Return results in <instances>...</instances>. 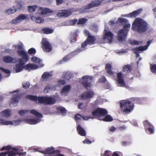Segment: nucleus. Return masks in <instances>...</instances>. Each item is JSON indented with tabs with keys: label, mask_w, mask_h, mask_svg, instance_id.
Returning <instances> with one entry per match:
<instances>
[{
	"label": "nucleus",
	"mask_w": 156,
	"mask_h": 156,
	"mask_svg": "<svg viewBox=\"0 0 156 156\" xmlns=\"http://www.w3.org/2000/svg\"><path fill=\"white\" fill-rule=\"evenodd\" d=\"M21 97V95L19 94H17L14 95L13 97L10 100V105H11V104H12L13 105H16L18 102V99H19Z\"/></svg>",
	"instance_id": "4be33fe9"
},
{
	"label": "nucleus",
	"mask_w": 156,
	"mask_h": 156,
	"mask_svg": "<svg viewBox=\"0 0 156 156\" xmlns=\"http://www.w3.org/2000/svg\"><path fill=\"white\" fill-rule=\"evenodd\" d=\"M38 68V66L37 65L32 63H28L24 66V69L26 70H34Z\"/></svg>",
	"instance_id": "412c9836"
},
{
	"label": "nucleus",
	"mask_w": 156,
	"mask_h": 156,
	"mask_svg": "<svg viewBox=\"0 0 156 156\" xmlns=\"http://www.w3.org/2000/svg\"><path fill=\"white\" fill-rule=\"evenodd\" d=\"M148 26V24L145 21L140 18H137L134 21L132 28L134 31L143 33L147 30Z\"/></svg>",
	"instance_id": "f03ea898"
},
{
	"label": "nucleus",
	"mask_w": 156,
	"mask_h": 156,
	"mask_svg": "<svg viewBox=\"0 0 156 156\" xmlns=\"http://www.w3.org/2000/svg\"><path fill=\"white\" fill-rule=\"evenodd\" d=\"M16 9H6L5 12L7 13L8 14H11L15 13L16 12Z\"/></svg>",
	"instance_id": "c03bdc74"
},
{
	"label": "nucleus",
	"mask_w": 156,
	"mask_h": 156,
	"mask_svg": "<svg viewBox=\"0 0 156 156\" xmlns=\"http://www.w3.org/2000/svg\"><path fill=\"white\" fill-rule=\"evenodd\" d=\"M78 31L76 30L74 32H71L68 37L70 43L71 44L74 43L77 40Z\"/></svg>",
	"instance_id": "ddd939ff"
},
{
	"label": "nucleus",
	"mask_w": 156,
	"mask_h": 156,
	"mask_svg": "<svg viewBox=\"0 0 156 156\" xmlns=\"http://www.w3.org/2000/svg\"><path fill=\"white\" fill-rule=\"evenodd\" d=\"M2 115L4 116L8 117L10 115V112L8 109H6L2 112Z\"/></svg>",
	"instance_id": "4c0bfd02"
},
{
	"label": "nucleus",
	"mask_w": 156,
	"mask_h": 156,
	"mask_svg": "<svg viewBox=\"0 0 156 156\" xmlns=\"http://www.w3.org/2000/svg\"><path fill=\"white\" fill-rule=\"evenodd\" d=\"M143 47L139 46L138 47L135 48H134L133 50L134 51V53L136 54V57H138L140 55L138 53L139 51H144L143 49Z\"/></svg>",
	"instance_id": "c85d7f7f"
},
{
	"label": "nucleus",
	"mask_w": 156,
	"mask_h": 156,
	"mask_svg": "<svg viewBox=\"0 0 156 156\" xmlns=\"http://www.w3.org/2000/svg\"><path fill=\"white\" fill-rule=\"evenodd\" d=\"M38 9L41 11V13L42 14H46L48 13H51L52 11L48 8L43 9L42 7H39Z\"/></svg>",
	"instance_id": "bb28decb"
},
{
	"label": "nucleus",
	"mask_w": 156,
	"mask_h": 156,
	"mask_svg": "<svg viewBox=\"0 0 156 156\" xmlns=\"http://www.w3.org/2000/svg\"><path fill=\"white\" fill-rule=\"evenodd\" d=\"M8 152H3L0 153V156H5L8 154Z\"/></svg>",
	"instance_id": "774afa93"
},
{
	"label": "nucleus",
	"mask_w": 156,
	"mask_h": 156,
	"mask_svg": "<svg viewBox=\"0 0 156 156\" xmlns=\"http://www.w3.org/2000/svg\"><path fill=\"white\" fill-rule=\"evenodd\" d=\"M98 81L99 83H105L106 81V79L105 77L103 76L99 79Z\"/></svg>",
	"instance_id": "09e8293b"
},
{
	"label": "nucleus",
	"mask_w": 156,
	"mask_h": 156,
	"mask_svg": "<svg viewBox=\"0 0 156 156\" xmlns=\"http://www.w3.org/2000/svg\"><path fill=\"white\" fill-rule=\"evenodd\" d=\"M142 43V41L136 40H132L129 41V43L132 45H139L141 44Z\"/></svg>",
	"instance_id": "a19ab883"
},
{
	"label": "nucleus",
	"mask_w": 156,
	"mask_h": 156,
	"mask_svg": "<svg viewBox=\"0 0 156 156\" xmlns=\"http://www.w3.org/2000/svg\"><path fill=\"white\" fill-rule=\"evenodd\" d=\"M57 16L58 17H64V11H62L61 12H58Z\"/></svg>",
	"instance_id": "bf43d9fd"
},
{
	"label": "nucleus",
	"mask_w": 156,
	"mask_h": 156,
	"mask_svg": "<svg viewBox=\"0 0 156 156\" xmlns=\"http://www.w3.org/2000/svg\"><path fill=\"white\" fill-rule=\"evenodd\" d=\"M120 106L121 112L123 114H128L133 110L134 105L129 101L123 100L120 102Z\"/></svg>",
	"instance_id": "20e7f679"
},
{
	"label": "nucleus",
	"mask_w": 156,
	"mask_h": 156,
	"mask_svg": "<svg viewBox=\"0 0 156 156\" xmlns=\"http://www.w3.org/2000/svg\"><path fill=\"white\" fill-rule=\"evenodd\" d=\"M82 117L81 115L78 114L76 115L75 116V120H78L81 119L80 117Z\"/></svg>",
	"instance_id": "680f3d73"
},
{
	"label": "nucleus",
	"mask_w": 156,
	"mask_h": 156,
	"mask_svg": "<svg viewBox=\"0 0 156 156\" xmlns=\"http://www.w3.org/2000/svg\"><path fill=\"white\" fill-rule=\"evenodd\" d=\"M19 55L22 57V59L24 62H27L29 60V57L27 52L23 50H19L17 51Z\"/></svg>",
	"instance_id": "4468645a"
},
{
	"label": "nucleus",
	"mask_w": 156,
	"mask_h": 156,
	"mask_svg": "<svg viewBox=\"0 0 156 156\" xmlns=\"http://www.w3.org/2000/svg\"><path fill=\"white\" fill-rule=\"evenodd\" d=\"M58 84L59 85H65L66 84V82L65 80H60L58 81Z\"/></svg>",
	"instance_id": "5fc2aeb1"
},
{
	"label": "nucleus",
	"mask_w": 156,
	"mask_h": 156,
	"mask_svg": "<svg viewBox=\"0 0 156 156\" xmlns=\"http://www.w3.org/2000/svg\"><path fill=\"white\" fill-rule=\"evenodd\" d=\"M71 88V86L67 85L64 87L62 89L61 91V94L66 95L70 91Z\"/></svg>",
	"instance_id": "5701e85b"
},
{
	"label": "nucleus",
	"mask_w": 156,
	"mask_h": 156,
	"mask_svg": "<svg viewBox=\"0 0 156 156\" xmlns=\"http://www.w3.org/2000/svg\"><path fill=\"white\" fill-rule=\"evenodd\" d=\"M83 143L84 144H90L91 143V142L88 139H85L83 141Z\"/></svg>",
	"instance_id": "69168bd1"
},
{
	"label": "nucleus",
	"mask_w": 156,
	"mask_h": 156,
	"mask_svg": "<svg viewBox=\"0 0 156 156\" xmlns=\"http://www.w3.org/2000/svg\"><path fill=\"white\" fill-rule=\"evenodd\" d=\"M117 22L119 23H121L122 24H126L128 22V20L126 19L119 17L117 20Z\"/></svg>",
	"instance_id": "473e14b6"
},
{
	"label": "nucleus",
	"mask_w": 156,
	"mask_h": 156,
	"mask_svg": "<svg viewBox=\"0 0 156 156\" xmlns=\"http://www.w3.org/2000/svg\"><path fill=\"white\" fill-rule=\"evenodd\" d=\"M108 113L107 111L105 109L98 108L92 112V115L94 118H97L100 120H101V117L104 116Z\"/></svg>",
	"instance_id": "0eeeda50"
},
{
	"label": "nucleus",
	"mask_w": 156,
	"mask_h": 156,
	"mask_svg": "<svg viewBox=\"0 0 156 156\" xmlns=\"http://www.w3.org/2000/svg\"><path fill=\"white\" fill-rule=\"evenodd\" d=\"M3 61L7 63H14L17 62V59L15 58H12L9 55H6L3 57Z\"/></svg>",
	"instance_id": "6ab92c4d"
},
{
	"label": "nucleus",
	"mask_w": 156,
	"mask_h": 156,
	"mask_svg": "<svg viewBox=\"0 0 156 156\" xmlns=\"http://www.w3.org/2000/svg\"><path fill=\"white\" fill-rule=\"evenodd\" d=\"M94 95V94L92 91H87L83 93L81 95L82 99L86 100L88 98H91Z\"/></svg>",
	"instance_id": "2eb2a0df"
},
{
	"label": "nucleus",
	"mask_w": 156,
	"mask_h": 156,
	"mask_svg": "<svg viewBox=\"0 0 156 156\" xmlns=\"http://www.w3.org/2000/svg\"><path fill=\"white\" fill-rule=\"evenodd\" d=\"M56 5H59L62 3L64 2L63 0H56Z\"/></svg>",
	"instance_id": "052dcab7"
},
{
	"label": "nucleus",
	"mask_w": 156,
	"mask_h": 156,
	"mask_svg": "<svg viewBox=\"0 0 156 156\" xmlns=\"http://www.w3.org/2000/svg\"><path fill=\"white\" fill-rule=\"evenodd\" d=\"M93 77L92 76H83L82 80L83 81L81 83L83 87L87 89L90 88L91 86V82Z\"/></svg>",
	"instance_id": "6e6552de"
},
{
	"label": "nucleus",
	"mask_w": 156,
	"mask_h": 156,
	"mask_svg": "<svg viewBox=\"0 0 156 156\" xmlns=\"http://www.w3.org/2000/svg\"><path fill=\"white\" fill-rule=\"evenodd\" d=\"M19 63L16 64L15 67L14 68L15 69L16 73H19L22 71L23 69H24L25 62L21 58L18 59Z\"/></svg>",
	"instance_id": "9b49d317"
},
{
	"label": "nucleus",
	"mask_w": 156,
	"mask_h": 156,
	"mask_svg": "<svg viewBox=\"0 0 156 156\" xmlns=\"http://www.w3.org/2000/svg\"><path fill=\"white\" fill-rule=\"evenodd\" d=\"M117 82L120 84V87H125L126 86L125 82L122 78V74L121 72L117 73Z\"/></svg>",
	"instance_id": "a211bd4d"
},
{
	"label": "nucleus",
	"mask_w": 156,
	"mask_h": 156,
	"mask_svg": "<svg viewBox=\"0 0 156 156\" xmlns=\"http://www.w3.org/2000/svg\"><path fill=\"white\" fill-rule=\"evenodd\" d=\"M112 154V152L109 151H105L104 154V156H119L118 154L116 152H113Z\"/></svg>",
	"instance_id": "7c9ffc66"
},
{
	"label": "nucleus",
	"mask_w": 156,
	"mask_h": 156,
	"mask_svg": "<svg viewBox=\"0 0 156 156\" xmlns=\"http://www.w3.org/2000/svg\"><path fill=\"white\" fill-rule=\"evenodd\" d=\"M150 68L151 71L152 73H156V64H151Z\"/></svg>",
	"instance_id": "79ce46f5"
},
{
	"label": "nucleus",
	"mask_w": 156,
	"mask_h": 156,
	"mask_svg": "<svg viewBox=\"0 0 156 156\" xmlns=\"http://www.w3.org/2000/svg\"><path fill=\"white\" fill-rule=\"evenodd\" d=\"M30 86V83L28 82H26L23 84V87L25 89L28 88Z\"/></svg>",
	"instance_id": "864d4df0"
},
{
	"label": "nucleus",
	"mask_w": 156,
	"mask_h": 156,
	"mask_svg": "<svg viewBox=\"0 0 156 156\" xmlns=\"http://www.w3.org/2000/svg\"><path fill=\"white\" fill-rule=\"evenodd\" d=\"M57 110L58 112L61 113L62 115L66 114V109L64 107H57Z\"/></svg>",
	"instance_id": "c9c22d12"
},
{
	"label": "nucleus",
	"mask_w": 156,
	"mask_h": 156,
	"mask_svg": "<svg viewBox=\"0 0 156 156\" xmlns=\"http://www.w3.org/2000/svg\"><path fill=\"white\" fill-rule=\"evenodd\" d=\"M38 7L37 5H34L33 6H28V11L31 12H33L35 11L36 9Z\"/></svg>",
	"instance_id": "e433bc0d"
},
{
	"label": "nucleus",
	"mask_w": 156,
	"mask_h": 156,
	"mask_svg": "<svg viewBox=\"0 0 156 156\" xmlns=\"http://www.w3.org/2000/svg\"><path fill=\"white\" fill-rule=\"evenodd\" d=\"M104 39H107L109 43H111L113 37V34L110 31H108L106 30H104Z\"/></svg>",
	"instance_id": "dca6fc26"
},
{
	"label": "nucleus",
	"mask_w": 156,
	"mask_h": 156,
	"mask_svg": "<svg viewBox=\"0 0 156 156\" xmlns=\"http://www.w3.org/2000/svg\"><path fill=\"white\" fill-rule=\"evenodd\" d=\"M142 11L141 9H140L137 10L133 11L132 12L129 14L125 15L122 16L130 18H136L138 15Z\"/></svg>",
	"instance_id": "f3484780"
},
{
	"label": "nucleus",
	"mask_w": 156,
	"mask_h": 156,
	"mask_svg": "<svg viewBox=\"0 0 156 156\" xmlns=\"http://www.w3.org/2000/svg\"><path fill=\"white\" fill-rule=\"evenodd\" d=\"M27 18V17L26 16L23 14H22L19 16L14 19L12 20V23H16L21 22L22 20H26Z\"/></svg>",
	"instance_id": "aec40b11"
},
{
	"label": "nucleus",
	"mask_w": 156,
	"mask_h": 156,
	"mask_svg": "<svg viewBox=\"0 0 156 156\" xmlns=\"http://www.w3.org/2000/svg\"><path fill=\"white\" fill-rule=\"evenodd\" d=\"M15 48H17L18 49L21 50L23 48V45H22L19 44L14 45Z\"/></svg>",
	"instance_id": "e2e57ef3"
},
{
	"label": "nucleus",
	"mask_w": 156,
	"mask_h": 156,
	"mask_svg": "<svg viewBox=\"0 0 156 156\" xmlns=\"http://www.w3.org/2000/svg\"><path fill=\"white\" fill-rule=\"evenodd\" d=\"M31 60L34 62L37 63H39L41 61V60L39 58L35 56L31 58Z\"/></svg>",
	"instance_id": "a18cd8bd"
},
{
	"label": "nucleus",
	"mask_w": 156,
	"mask_h": 156,
	"mask_svg": "<svg viewBox=\"0 0 156 156\" xmlns=\"http://www.w3.org/2000/svg\"><path fill=\"white\" fill-rule=\"evenodd\" d=\"M4 125H12V122L11 121H5L1 122Z\"/></svg>",
	"instance_id": "4d7b16f0"
},
{
	"label": "nucleus",
	"mask_w": 156,
	"mask_h": 156,
	"mask_svg": "<svg viewBox=\"0 0 156 156\" xmlns=\"http://www.w3.org/2000/svg\"><path fill=\"white\" fill-rule=\"evenodd\" d=\"M51 76V75L49 72H44L42 76V78L43 79L42 81L47 80Z\"/></svg>",
	"instance_id": "cd10ccee"
},
{
	"label": "nucleus",
	"mask_w": 156,
	"mask_h": 156,
	"mask_svg": "<svg viewBox=\"0 0 156 156\" xmlns=\"http://www.w3.org/2000/svg\"><path fill=\"white\" fill-rule=\"evenodd\" d=\"M0 69L1 70V71H3L7 74L10 73L11 72L10 70L4 69L2 67H0Z\"/></svg>",
	"instance_id": "6e6d98bb"
},
{
	"label": "nucleus",
	"mask_w": 156,
	"mask_h": 156,
	"mask_svg": "<svg viewBox=\"0 0 156 156\" xmlns=\"http://www.w3.org/2000/svg\"><path fill=\"white\" fill-rule=\"evenodd\" d=\"M16 7L17 9L20 10H24V7L21 2H17L16 4Z\"/></svg>",
	"instance_id": "58836bf2"
},
{
	"label": "nucleus",
	"mask_w": 156,
	"mask_h": 156,
	"mask_svg": "<svg viewBox=\"0 0 156 156\" xmlns=\"http://www.w3.org/2000/svg\"><path fill=\"white\" fill-rule=\"evenodd\" d=\"M29 111V110H21L19 111L18 112V113L21 116H23L25 114L28 113Z\"/></svg>",
	"instance_id": "37998d69"
},
{
	"label": "nucleus",
	"mask_w": 156,
	"mask_h": 156,
	"mask_svg": "<svg viewBox=\"0 0 156 156\" xmlns=\"http://www.w3.org/2000/svg\"><path fill=\"white\" fill-rule=\"evenodd\" d=\"M132 69V66L129 65H127L124 66L123 67V71L124 72L130 71Z\"/></svg>",
	"instance_id": "72a5a7b5"
},
{
	"label": "nucleus",
	"mask_w": 156,
	"mask_h": 156,
	"mask_svg": "<svg viewBox=\"0 0 156 156\" xmlns=\"http://www.w3.org/2000/svg\"><path fill=\"white\" fill-rule=\"evenodd\" d=\"M130 27L129 23L126 24L123 26L122 29L120 30L117 34V39L119 42L122 44L126 42V39L127 37L129 28Z\"/></svg>",
	"instance_id": "39448f33"
},
{
	"label": "nucleus",
	"mask_w": 156,
	"mask_h": 156,
	"mask_svg": "<svg viewBox=\"0 0 156 156\" xmlns=\"http://www.w3.org/2000/svg\"><path fill=\"white\" fill-rule=\"evenodd\" d=\"M39 121L38 119H27L25 120V121L27 123L31 125L37 124Z\"/></svg>",
	"instance_id": "a878e982"
},
{
	"label": "nucleus",
	"mask_w": 156,
	"mask_h": 156,
	"mask_svg": "<svg viewBox=\"0 0 156 156\" xmlns=\"http://www.w3.org/2000/svg\"><path fill=\"white\" fill-rule=\"evenodd\" d=\"M30 112L31 114L38 117H41L42 116L41 114L34 109L30 110Z\"/></svg>",
	"instance_id": "f704fd0d"
},
{
	"label": "nucleus",
	"mask_w": 156,
	"mask_h": 156,
	"mask_svg": "<svg viewBox=\"0 0 156 156\" xmlns=\"http://www.w3.org/2000/svg\"><path fill=\"white\" fill-rule=\"evenodd\" d=\"M84 34L87 38L85 41L81 44V48H77L73 51L70 53L71 55H76L86 49V47L88 44L92 45L96 43V38L95 36L92 35L90 32L87 30L84 31Z\"/></svg>",
	"instance_id": "f257e3e1"
},
{
	"label": "nucleus",
	"mask_w": 156,
	"mask_h": 156,
	"mask_svg": "<svg viewBox=\"0 0 156 156\" xmlns=\"http://www.w3.org/2000/svg\"><path fill=\"white\" fill-rule=\"evenodd\" d=\"M103 0H97L93 1L89 4L87 5L84 6L79 9V11L81 13H84L88 12L90 9L92 8L98 7L100 5L101 2Z\"/></svg>",
	"instance_id": "423d86ee"
},
{
	"label": "nucleus",
	"mask_w": 156,
	"mask_h": 156,
	"mask_svg": "<svg viewBox=\"0 0 156 156\" xmlns=\"http://www.w3.org/2000/svg\"><path fill=\"white\" fill-rule=\"evenodd\" d=\"M112 66L109 63L106 64L105 66V69L107 73L109 75L111 76H113L114 73L112 71Z\"/></svg>",
	"instance_id": "b1692460"
},
{
	"label": "nucleus",
	"mask_w": 156,
	"mask_h": 156,
	"mask_svg": "<svg viewBox=\"0 0 156 156\" xmlns=\"http://www.w3.org/2000/svg\"><path fill=\"white\" fill-rule=\"evenodd\" d=\"M87 19L85 18H82L79 19L78 20V21L77 23V24H83L86 22Z\"/></svg>",
	"instance_id": "ea45409f"
},
{
	"label": "nucleus",
	"mask_w": 156,
	"mask_h": 156,
	"mask_svg": "<svg viewBox=\"0 0 156 156\" xmlns=\"http://www.w3.org/2000/svg\"><path fill=\"white\" fill-rule=\"evenodd\" d=\"M8 152V156H16L17 154V152H15L14 151H7Z\"/></svg>",
	"instance_id": "49530a36"
},
{
	"label": "nucleus",
	"mask_w": 156,
	"mask_h": 156,
	"mask_svg": "<svg viewBox=\"0 0 156 156\" xmlns=\"http://www.w3.org/2000/svg\"><path fill=\"white\" fill-rule=\"evenodd\" d=\"M36 52L35 49L34 48L30 49L28 51V53L30 54H35Z\"/></svg>",
	"instance_id": "603ef678"
},
{
	"label": "nucleus",
	"mask_w": 156,
	"mask_h": 156,
	"mask_svg": "<svg viewBox=\"0 0 156 156\" xmlns=\"http://www.w3.org/2000/svg\"><path fill=\"white\" fill-rule=\"evenodd\" d=\"M26 98L32 101H38L40 103L44 104L46 105H53L56 102V100L52 97L48 96H38L31 95L26 96Z\"/></svg>",
	"instance_id": "7ed1b4c3"
},
{
	"label": "nucleus",
	"mask_w": 156,
	"mask_h": 156,
	"mask_svg": "<svg viewBox=\"0 0 156 156\" xmlns=\"http://www.w3.org/2000/svg\"><path fill=\"white\" fill-rule=\"evenodd\" d=\"M41 47L44 52H50L52 49V46L48 41L45 39H43L41 42Z\"/></svg>",
	"instance_id": "1a4fd4ad"
},
{
	"label": "nucleus",
	"mask_w": 156,
	"mask_h": 156,
	"mask_svg": "<svg viewBox=\"0 0 156 156\" xmlns=\"http://www.w3.org/2000/svg\"><path fill=\"white\" fill-rule=\"evenodd\" d=\"M116 129V128L113 126H111L109 128V131L112 132H114Z\"/></svg>",
	"instance_id": "0e129e2a"
},
{
	"label": "nucleus",
	"mask_w": 156,
	"mask_h": 156,
	"mask_svg": "<svg viewBox=\"0 0 156 156\" xmlns=\"http://www.w3.org/2000/svg\"><path fill=\"white\" fill-rule=\"evenodd\" d=\"M54 148L52 147H49L44 151H39V152L44 154H57L61 152L60 150H54Z\"/></svg>",
	"instance_id": "f8f14e48"
},
{
	"label": "nucleus",
	"mask_w": 156,
	"mask_h": 156,
	"mask_svg": "<svg viewBox=\"0 0 156 156\" xmlns=\"http://www.w3.org/2000/svg\"><path fill=\"white\" fill-rule=\"evenodd\" d=\"M42 31L44 34H48L53 33V30L49 27H46L43 28L42 29Z\"/></svg>",
	"instance_id": "c756f323"
},
{
	"label": "nucleus",
	"mask_w": 156,
	"mask_h": 156,
	"mask_svg": "<svg viewBox=\"0 0 156 156\" xmlns=\"http://www.w3.org/2000/svg\"><path fill=\"white\" fill-rule=\"evenodd\" d=\"M143 124L147 133L150 134L154 133L155 129L153 125L147 120L143 122Z\"/></svg>",
	"instance_id": "9d476101"
},
{
	"label": "nucleus",
	"mask_w": 156,
	"mask_h": 156,
	"mask_svg": "<svg viewBox=\"0 0 156 156\" xmlns=\"http://www.w3.org/2000/svg\"><path fill=\"white\" fill-rule=\"evenodd\" d=\"M152 41L151 40H150L148 41L147 42V44L145 45V46H140L141 47H143V49H144V50H147L148 48V47L149 45L151 43Z\"/></svg>",
	"instance_id": "de8ad7c7"
},
{
	"label": "nucleus",
	"mask_w": 156,
	"mask_h": 156,
	"mask_svg": "<svg viewBox=\"0 0 156 156\" xmlns=\"http://www.w3.org/2000/svg\"><path fill=\"white\" fill-rule=\"evenodd\" d=\"M101 120L104 122H109L112 121L113 120V119L110 115L107 114Z\"/></svg>",
	"instance_id": "2f4dec72"
},
{
	"label": "nucleus",
	"mask_w": 156,
	"mask_h": 156,
	"mask_svg": "<svg viewBox=\"0 0 156 156\" xmlns=\"http://www.w3.org/2000/svg\"><path fill=\"white\" fill-rule=\"evenodd\" d=\"M77 21L78 20L76 19H74L70 20L69 21V23L71 25H73L76 24Z\"/></svg>",
	"instance_id": "13d9d810"
},
{
	"label": "nucleus",
	"mask_w": 156,
	"mask_h": 156,
	"mask_svg": "<svg viewBox=\"0 0 156 156\" xmlns=\"http://www.w3.org/2000/svg\"><path fill=\"white\" fill-rule=\"evenodd\" d=\"M44 21V20L43 19L40 17H37L36 19V22L37 23H41Z\"/></svg>",
	"instance_id": "3c124183"
},
{
	"label": "nucleus",
	"mask_w": 156,
	"mask_h": 156,
	"mask_svg": "<svg viewBox=\"0 0 156 156\" xmlns=\"http://www.w3.org/2000/svg\"><path fill=\"white\" fill-rule=\"evenodd\" d=\"M26 154V152H17V154H18L19 156L25 155Z\"/></svg>",
	"instance_id": "338daca9"
},
{
	"label": "nucleus",
	"mask_w": 156,
	"mask_h": 156,
	"mask_svg": "<svg viewBox=\"0 0 156 156\" xmlns=\"http://www.w3.org/2000/svg\"><path fill=\"white\" fill-rule=\"evenodd\" d=\"M77 131L78 133L82 136H85L86 135V133L85 130L80 125H78L77 127Z\"/></svg>",
	"instance_id": "393cba45"
},
{
	"label": "nucleus",
	"mask_w": 156,
	"mask_h": 156,
	"mask_svg": "<svg viewBox=\"0 0 156 156\" xmlns=\"http://www.w3.org/2000/svg\"><path fill=\"white\" fill-rule=\"evenodd\" d=\"M64 11V17H66L70 16L72 14V12L70 11H66L65 10H62Z\"/></svg>",
	"instance_id": "8fccbe9b"
}]
</instances>
